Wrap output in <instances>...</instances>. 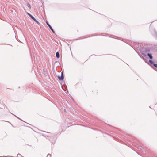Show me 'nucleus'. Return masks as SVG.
Segmentation results:
<instances>
[{"instance_id":"12","label":"nucleus","mask_w":157,"mask_h":157,"mask_svg":"<svg viewBox=\"0 0 157 157\" xmlns=\"http://www.w3.org/2000/svg\"><path fill=\"white\" fill-rule=\"evenodd\" d=\"M155 35H156V36L157 37V33H155Z\"/></svg>"},{"instance_id":"2","label":"nucleus","mask_w":157,"mask_h":157,"mask_svg":"<svg viewBox=\"0 0 157 157\" xmlns=\"http://www.w3.org/2000/svg\"><path fill=\"white\" fill-rule=\"evenodd\" d=\"M46 23L47 25H48V26L49 27V28L52 31V32L53 33H55L53 29L51 26V25H50V24L47 22H46Z\"/></svg>"},{"instance_id":"6","label":"nucleus","mask_w":157,"mask_h":157,"mask_svg":"<svg viewBox=\"0 0 157 157\" xmlns=\"http://www.w3.org/2000/svg\"><path fill=\"white\" fill-rule=\"evenodd\" d=\"M27 6L30 9H31V6L30 5L29 3H27Z\"/></svg>"},{"instance_id":"9","label":"nucleus","mask_w":157,"mask_h":157,"mask_svg":"<svg viewBox=\"0 0 157 157\" xmlns=\"http://www.w3.org/2000/svg\"><path fill=\"white\" fill-rule=\"evenodd\" d=\"M32 19L35 22L37 21V20L34 17H33V19Z\"/></svg>"},{"instance_id":"7","label":"nucleus","mask_w":157,"mask_h":157,"mask_svg":"<svg viewBox=\"0 0 157 157\" xmlns=\"http://www.w3.org/2000/svg\"><path fill=\"white\" fill-rule=\"evenodd\" d=\"M149 62L151 64H154L153 61L151 60H149Z\"/></svg>"},{"instance_id":"11","label":"nucleus","mask_w":157,"mask_h":157,"mask_svg":"<svg viewBox=\"0 0 157 157\" xmlns=\"http://www.w3.org/2000/svg\"><path fill=\"white\" fill-rule=\"evenodd\" d=\"M38 24H39V23L38 21H37L36 22Z\"/></svg>"},{"instance_id":"3","label":"nucleus","mask_w":157,"mask_h":157,"mask_svg":"<svg viewBox=\"0 0 157 157\" xmlns=\"http://www.w3.org/2000/svg\"><path fill=\"white\" fill-rule=\"evenodd\" d=\"M147 56H149V58L151 59H152L153 58L152 56V54L150 53H148L147 54Z\"/></svg>"},{"instance_id":"4","label":"nucleus","mask_w":157,"mask_h":157,"mask_svg":"<svg viewBox=\"0 0 157 157\" xmlns=\"http://www.w3.org/2000/svg\"><path fill=\"white\" fill-rule=\"evenodd\" d=\"M27 14L32 19H33V17L29 13H27Z\"/></svg>"},{"instance_id":"10","label":"nucleus","mask_w":157,"mask_h":157,"mask_svg":"<svg viewBox=\"0 0 157 157\" xmlns=\"http://www.w3.org/2000/svg\"><path fill=\"white\" fill-rule=\"evenodd\" d=\"M49 156L50 157L51 156V155L50 154H48L47 155V157H48V156Z\"/></svg>"},{"instance_id":"8","label":"nucleus","mask_w":157,"mask_h":157,"mask_svg":"<svg viewBox=\"0 0 157 157\" xmlns=\"http://www.w3.org/2000/svg\"><path fill=\"white\" fill-rule=\"evenodd\" d=\"M153 66L156 67H157V64H153Z\"/></svg>"},{"instance_id":"1","label":"nucleus","mask_w":157,"mask_h":157,"mask_svg":"<svg viewBox=\"0 0 157 157\" xmlns=\"http://www.w3.org/2000/svg\"><path fill=\"white\" fill-rule=\"evenodd\" d=\"M57 78L59 79V80H63L64 77L62 72L61 73V76H57Z\"/></svg>"},{"instance_id":"5","label":"nucleus","mask_w":157,"mask_h":157,"mask_svg":"<svg viewBox=\"0 0 157 157\" xmlns=\"http://www.w3.org/2000/svg\"><path fill=\"white\" fill-rule=\"evenodd\" d=\"M56 57L57 58H59L60 57L59 54L58 52H56Z\"/></svg>"}]
</instances>
